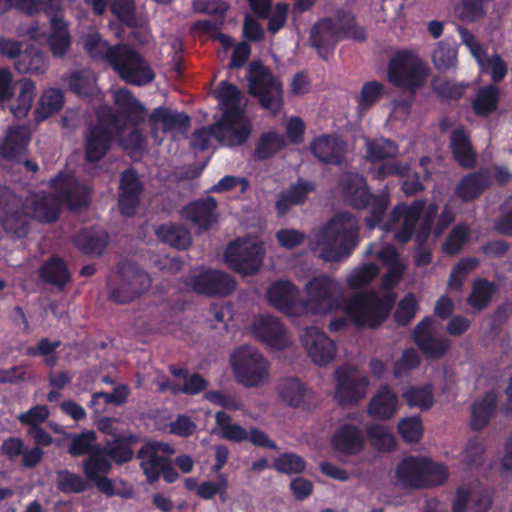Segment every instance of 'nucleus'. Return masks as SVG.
<instances>
[{
  "instance_id": "obj_40",
  "label": "nucleus",
  "mask_w": 512,
  "mask_h": 512,
  "mask_svg": "<svg viewBox=\"0 0 512 512\" xmlns=\"http://www.w3.org/2000/svg\"><path fill=\"white\" fill-rule=\"evenodd\" d=\"M497 407V394L495 392H487L480 400L473 403L471 408L470 428L473 431H481L484 429Z\"/></svg>"
},
{
  "instance_id": "obj_58",
  "label": "nucleus",
  "mask_w": 512,
  "mask_h": 512,
  "mask_svg": "<svg viewBox=\"0 0 512 512\" xmlns=\"http://www.w3.org/2000/svg\"><path fill=\"white\" fill-rule=\"evenodd\" d=\"M214 96L224 107V111L241 112L239 109L241 92L236 85L228 81H221Z\"/></svg>"
},
{
  "instance_id": "obj_42",
  "label": "nucleus",
  "mask_w": 512,
  "mask_h": 512,
  "mask_svg": "<svg viewBox=\"0 0 512 512\" xmlns=\"http://www.w3.org/2000/svg\"><path fill=\"white\" fill-rule=\"evenodd\" d=\"M152 123H160L164 132L186 131L190 127V117L185 112H177L169 107L159 106L150 115Z\"/></svg>"
},
{
  "instance_id": "obj_63",
  "label": "nucleus",
  "mask_w": 512,
  "mask_h": 512,
  "mask_svg": "<svg viewBox=\"0 0 512 512\" xmlns=\"http://www.w3.org/2000/svg\"><path fill=\"white\" fill-rule=\"evenodd\" d=\"M33 213L37 220L49 224L59 218L60 209L54 198L43 196L34 202Z\"/></svg>"
},
{
  "instance_id": "obj_46",
  "label": "nucleus",
  "mask_w": 512,
  "mask_h": 512,
  "mask_svg": "<svg viewBox=\"0 0 512 512\" xmlns=\"http://www.w3.org/2000/svg\"><path fill=\"white\" fill-rule=\"evenodd\" d=\"M36 85L31 79L24 78L20 81V88L15 99L12 98L9 105L10 112L17 119L25 118L35 98Z\"/></svg>"
},
{
  "instance_id": "obj_56",
  "label": "nucleus",
  "mask_w": 512,
  "mask_h": 512,
  "mask_svg": "<svg viewBox=\"0 0 512 512\" xmlns=\"http://www.w3.org/2000/svg\"><path fill=\"white\" fill-rule=\"evenodd\" d=\"M68 88L79 96H92L94 94L95 81L90 72L85 70H76L64 77Z\"/></svg>"
},
{
  "instance_id": "obj_52",
  "label": "nucleus",
  "mask_w": 512,
  "mask_h": 512,
  "mask_svg": "<svg viewBox=\"0 0 512 512\" xmlns=\"http://www.w3.org/2000/svg\"><path fill=\"white\" fill-rule=\"evenodd\" d=\"M15 68L20 73L44 74L47 69L46 57L36 49L23 51L20 59L15 61Z\"/></svg>"
},
{
  "instance_id": "obj_20",
  "label": "nucleus",
  "mask_w": 512,
  "mask_h": 512,
  "mask_svg": "<svg viewBox=\"0 0 512 512\" xmlns=\"http://www.w3.org/2000/svg\"><path fill=\"white\" fill-rule=\"evenodd\" d=\"M217 205V200L212 196L199 198L186 204L181 216L200 231H208L218 222Z\"/></svg>"
},
{
  "instance_id": "obj_11",
  "label": "nucleus",
  "mask_w": 512,
  "mask_h": 512,
  "mask_svg": "<svg viewBox=\"0 0 512 512\" xmlns=\"http://www.w3.org/2000/svg\"><path fill=\"white\" fill-rule=\"evenodd\" d=\"M262 247L250 242H232L225 252V261L230 269L242 275H254L263 263Z\"/></svg>"
},
{
  "instance_id": "obj_10",
  "label": "nucleus",
  "mask_w": 512,
  "mask_h": 512,
  "mask_svg": "<svg viewBox=\"0 0 512 512\" xmlns=\"http://www.w3.org/2000/svg\"><path fill=\"white\" fill-rule=\"evenodd\" d=\"M50 188L70 211H81L90 203L91 195L87 186L65 171H60L50 180Z\"/></svg>"
},
{
  "instance_id": "obj_27",
  "label": "nucleus",
  "mask_w": 512,
  "mask_h": 512,
  "mask_svg": "<svg viewBox=\"0 0 512 512\" xmlns=\"http://www.w3.org/2000/svg\"><path fill=\"white\" fill-rule=\"evenodd\" d=\"M365 444L362 430L354 424L341 425L331 439L333 450L346 456L359 455L364 450Z\"/></svg>"
},
{
  "instance_id": "obj_35",
  "label": "nucleus",
  "mask_w": 512,
  "mask_h": 512,
  "mask_svg": "<svg viewBox=\"0 0 512 512\" xmlns=\"http://www.w3.org/2000/svg\"><path fill=\"white\" fill-rule=\"evenodd\" d=\"M73 243L85 255H101L108 245V234L102 228H84L74 236Z\"/></svg>"
},
{
  "instance_id": "obj_28",
  "label": "nucleus",
  "mask_w": 512,
  "mask_h": 512,
  "mask_svg": "<svg viewBox=\"0 0 512 512\" xmlns=\"http://www.w3.org/2000/svg\"><path fill=\"white\" fill-rule=\"evenodd\" d=\"M449 150L454 161L464 169H472L477 164V152L463 125L455 128L449 137Z\"/></svg>"
},
{
  "instance_id": "obj_53",
  "label": "nucleus",
  "mask_w": 512,
  "mask_h": 512,
  "mask_svg": "<svg viewBox=\"0 0 512 512\" xmlns=\"http://www.w3.org/2000/svg\"><path fill=\"white\" fill-rule=\"evenodd\" d=\"M366 433L371 446L377 451L391 452L397 446L395 437L390 430L383 425L371 424L367 426Z\"/></svg>"
},
{
  "instance_id": "obj_13",
  "label": "nucleus",
  "mask_w": 512,
  "mask_h": 512,
  "mask_svg": "<svg viewBox=\"0 0 512 512\" xmlns=\"http://www.w3.org/2000/svg\"><path fill=\"white\" fill-rule=\"evenodd\" d=\"M251 133V126L241 112L224 111L212 124V134L220 143L232 147L244 144Z\"/></svg>"
},
{
  "instance_id": "obj_49",
  "label": "nucleus",
  "mask_w": 512,
  "mask_h": 512,
  "mask_svg": "<svg viewBox=\"0 0 512 512\" xmlns=\"http://www.w3.org/2000/svg\"><path fill=\"white\" fill-rule=\"evenodd\" d=\"M215 423L220 430V437L235 443H241L248 439V431L241 425L232 423V417L224 412L215 413Z\"/></svg>"
},
{
  "instance_id": "obj_21",
  "label": "nucleus",
  "mask_w": 512,
  "mask_h": 512,
  "mask_svg": "<svg viewBox=\"0 0 512 512\" xmlns=\"http://www.w3.org/2000/svg\"><path fill=\"white\" fill-rule=\"evenodd\" d=\"M104 118L99 117V124L88 128L85 135V159L94 163L102 160L110 150L113 141V132L103 124Z\"/></svg>"
},
{
  "instance_id": "obj_2",
  "label": "nucleus",
  "mask_w": 512,
  "mask_h": 512,
  "mask_svg": "<svg viewBox=\"0 0 512 512\" xmlns=\"http://www.w3.org/2000/svg\"><path fill=\"white\" fill-rule=\"evenodd\" d=\"M338 187L345 202L354 209L371 208L370 215L365 218L369 229H374L383 220L390 204L388 192L373 194L366 178L357 172H344L338 181Z\"/></svg>"
},
{
  "instance_id": "obj_5",
  "label": "nucleus",
  "mask_w": 512,
  "mask_h": 512,
  "mask_svg": "<svg viewBox=\"0 0 512 512\" xmlns=\"http://www.w3.org/2000/svg\"><path fill=\"white\" fill-rule=\"evenodd\" d=\"M231 366L237 382L245 387H257L269 376L268 360L253 346L242 345L234 349Z\"/></svg>"
},
{
  "instance_id": "obj_62",
  "label": "nucleus",
  "mask_w": 512,
  "mask_h": 512,
  "mask_svg": "<svg viewBox=\"0 0 512 512\" xmlns=\"http://www.w3.org/2000/svg\"><path fill=\"white\" fill-rule=\"evenodd\" d=\"M306 465L305 460L298 454L285 452L274 460L273 468L279 473L292 475L303 473Z\"/></svg>"
},
{
  "instance_id": "obj_14",
  "label": "nucleus",
  "mask_w": 512,
  "mask_h": 512,
  "mask_svg": "<svg viewBox=\"0 0 512 512\" xmlns=\"http://www.w3.org/2000/svg\"><path fill=\"white\" fill-rule=\"evenodd\" d=\"M189 284L196 293L209 297H226L236 288L234 278L217 269L201 271L191 277Z\"/></svg>"
},
{
  "instance_id": "obj_31",
  "label": "nucleus",
  "mask_w": 512,
  "mask_h": 512,
  "mask_svg": "<svg viewBox=\"0 0 512 512\" xmlns=\"http://www.w3.org/2000/svg\"><path fill=\"white\" fill-rule=\"evenodd\" d=\"M398 408V396L388 384H382L367 405L368 415L380 421L391 419Z\"/></svg>"
},
{
  "instance_id": "obj_4",
  "label": "nucleus",
  "mask_w": 512,
  "mask_h": 512,
  "mask_svg": "<svg viewBox=\"0 0 512 512\" xmlns=\"http://www.w3.org/2000/svg\"><path fill=\"white\" fill-rule=\"evenodd\" d=\"M427 66L412 52L398 51L388 63L387 79L395 87L415 93L428 76Z\"/></svg>"
},
{
  "instance_id": "obj_29",
  "label": "nucleus",
  "mask_w": 512,
  "mask_h": 512,
  "mask_svg": "<svg viewBox=\"0 0 512 512\" xmlns=\"http://www.w3.org/2000/svg\"><path fill=\"white\" fill-rule=\"evenodd\" d=\"M310 41L320 58L327 61L329 55L334 52L336 45L341 41L330 17L322 18L313 25Z\"/></svg>"
},
{
  "instance_id": "obj_18",
  "label": "nucleus",
  "mask_w": 512,
  "mask_h": 512,
  "mask_svg": "<svg viewBox=\"0 0 512 512\" xmlns=\"http://www.w3.org/2000/svg\"><path fill=\"white\" fill-rule=\"evenodd\" d=\"M301 343L311 360L318 366H327L335 358V342L315 327L305 330L301 335Z\"/></svg>"
},
{
  "instance_id": "obj_37",
  "label": "nucleus",
  "mask_w": 512,
  "mask_h": 512,
  "mask_svg": "<svg viewBox=\"0 0 512 512\" xmlns=\"http://www.w3.org/2000/svg\"><path fill=\"white\" fill-rule=\"evenodd\" d=\"M40 280L58 289H63L71 280L66 262L59 256H51L39 268Z\"/></svg>"
},
{
  "instance_id": "obj_3",
  "label": "nucleus",
  "mask_w": 512,
  "mask_h": 512,
  "mask_svg": "<svg viewBox=\"0 0 512 512\" xmlns=\"http://www.w3.org/2000/svg\"><path fill=\"white\" fill-rule=\"evenodd\" d=\"M152 280L148 272L136 263H125L108 280V299L116 304H127L151 286Z\"/></svg>"
},
{
  "instance_id": "obj_8",
  "label": "nucleus",
  "mask_w": 512,
  "mask_h": 512,
  "mask_svg": "<svg viewBox=\"0 0 512 512\" xmlns=\"http://www.w3.org/2000/svg\"><path fill=\"white\" fill-rule=\"evenodd\" d=\"M109 65L123 81L131 85L144 86L155 78L149 63L127 44L120 43L119 50Z\"/></svg>"
},
{
  "instance_id": "obj_16",
  "label": "nucleus",
  "mask_w": 512,
  "mask_h": 512,
  "mask_svg": "<svg viewBox=\"0 0 512 512\" xmlns=\"http://www.w3.org/2000/svg\"><path fill=\"white\" fill-rule=\"evenodd\" d=\"M425 206L426 201L424 199H416L409 205L401 203L392 209L390 222L403 220L401 227L394 235L395 241L406 244L412 239Z\"/></svg>"
},
{
  "instance_id": "obj_38",
  "label": "nucleus",
  "mask_w": 512,
  "mask_h": 512,
  "mask_svg": "<svg viewBox=\"0 0 512 512\" xmlns=\"http://www.w3.org/2000/svg\"><path fill=\"white\" fill-rule=\"evenodd\" d=\"M425 458L408 456L404 458L396 468V475L399 481L406 487L422 489L425 488L423 479Z\"/></svg>"
},
{
  "instance_id": "obj_24",
  "label": "nucleus",
  "mask_w": 512,
  "mask_h": 512,
  "mask_svg": "<svg viewBox=\"0 0 512 512\" xmlns=\"http://www.w3.org/2000/svg\"><path fill=\"white\" fill-rule=\"evenodd\" d=\"M30 132L26 126H11L0 142V159L21 163L30 142Z\"/></svg>"
},
{
  "instance_id": "obj_48",
  "label": "nucleus",
  "mask_w": 512,
  "mask_h": 512,
  "mask_svg": "<svg viewBox=\"0 0 512 512\" xmlns=\"http://www.w3.org/2000/svg\"><path fill=\"white\" fill-rule=\"evenodd\" d=\"M366 152L367 160L371 163H376L395 158L399 153V149L392 140L380 137L366 140Z\"/></svg>"
},
{
  "instance_id": "obj_64",
  "label": "nucleus",
  "mask_w": 512,
  "mask_h": 512,
  "mask_svg": "<svg viewBox=\"0 0 512 512\" xmlns=\"http://www.w3.org/2000/svg\"><path fill=\"white\" fill-rule=\"evenodd\" d=\"M57 488L64 494L82 493L88 489V484L81 475L60 470L57 472Z\"/></svg>"
},
{
  "instance_id": "obj_54",
  "label": "nucleus",
  "mask_w": 512,
  "mask_h": 512,
  "mask_svg": "<svg viewBox=\"0 0 512 512\" xmlns=\"http://www.w3.org/2000/svg\"><path fill=\"white\" fill-rule=\"evenodd\" d=\"M403 398L409 407L427 411L434 404L433 387L431 384H424L421 387L412 386L403 393Z\"/></svg>"
},
{
  "instance_id": "obj_6",
  "label": "nucleus",
  "mask_w": 512,
  "mask_h": 512,
  "mask_svg": "<svg viewBox=\"0 0 512 512\" xmlns=\"http://www.w3.org/2000/svg\"><path fill=\"white\" fill-rule=\"evenodd\" d=\"M336 287V282L327 275L310 279L305 286L307 298L302 301V310L320 316L340 310L343 295L335 293Z\"/></svg>"
},
{
  "instance_id": "obj_9",
  "label": "nucleus",
  "mask_w": 512,
  "mask_h": 512,
  "mask_svg": "<svg viewBox=\"0 0 512 512\" xmlns=\"http://www.w3.org/2000/svg\"><path fill=\"white\" fill-rule=\"evenodd\" d=\"M0 224L14 238H25L29 233V217L21 198L5 185H0Z\"/></svg>"
},
{
  "instance_id": "obj_41",
  "label": "nucleus",
  "mask_w": 512,
  "mask_h": 512,
  "mask_svg": "<svg viewBox=\"0 0 512 512\" xmlns=\"http://www.w3.org/2000/svg\"><path fill=\"white\" fill-rule=\"evenodd\" d=\"M82 42L84 50L94 61L106 62L107 64L111 63L114 54L117 53L120 47V43L113 46L109 45L98 32L84 35Z\"/></svg>"
},
{
  "instance_id": "obj_32",
  "label": "nucleus",
  "mask_w": 512,
  "mask_h": 512,
  "mask_svg": "<svg viewBox=\"0 0 512 512\" xmlns=\"http://www.w3.org/2000/svg\"><path fill=\"white\" fill-rule=\"evenodd\" d=\"M253 336L275 350H284L291 344V338L282 322H252Z\"/></svg>"
},
{
  "instance_id": "obj_45",
  "label": "nucleus",
  "mask_w": 512,
  "mask_h": 512,
  "mask_svg": "<svg viewBox=\"0 0 512 512\" xmlns=\"http://www.w3.org/2000/svg\"><path fill=\"white\" fill-rule=\"evenodd\" d=\"M64 105V94L60 89H46L34 110V119L37 123L42 122L62 109Z\"/></svg>"
},
{
  "instance_id": "obj_34",
  "label": "nucleus",
  "mask_w": 512,
  "mask_h": 512,
  "mask_svg": "<svg viewBox=\"0 0 512 512\" xmlns=\"http://www.w3.org/2000/svg\"><path fill=\"white\" fill-rule=\"evenodd\" d=\"M140 441V437L136 434H119L102 448L109 458L116 464L122 465L133 459V447Z\"/></svg>"
},
{
  "instance_id": "obj_55",
  "label": "nucleus",
  "mask_w": 512,
  "mask_h": 512,
  "mask_svg": "<svg viewBox=\"0 0 512 512\" xmlns=\"http://www.w3.org/2000/svg\"><path fill=\"white\" fill-rule=\"evenodd\" d=\"M431 87L440 98L458 101L465 94L468 84L455 82L451 79L434 77L431 81Z\"/></svg>"
},
{
  "instance_id": "obj_1",
  "label": "nucleus",
  "mask_w": 512,
  "mask_h": 512,
  "mask_svg": "<svg viewBox=\"0 0 512 512\" xmlns=\"http://www.w3.org/2000/svg\"><path fill=\"white\" fill-rule=\"evenodd\" d=\"M358 219L349 212L337 213L315 234L316 243L323 248L322 257L338 261L349 257L360 241Z\"/></svg>"
},
{
  "instance_id": "obj_33",
  "label": "nucleus",
  "mask_w": 512,
  "mask_h": 512,
  "mask_svg": "<svg viewBox=\"0 0 512 512\" xmlns=\"http://www.w3.org/2000/svg\"><path fill=\"white\" fill-rule=\"evenodd\" d=\"M277 393L282 402L293 408L305 407L312 400V391L296 377L283 379L277 386Z\"/></svg>"
},
{
  "instance_id": "obj_44",
  "label": "nucleus",
  "mask_w": 512,
  "mask_h": 512,
  "mask_svg": "<svg viewBox=\"0 0 512 512\" xmlns=\"http://www.w3.org/2000/svg\"><path fill=\"white\" fill-rule=\"evenodd\" d=\"M50 35L47 39L51 53L55 57H62L71 46V37L68 24L63 17H53L50 21Z\"/></svg>"
},
{
  "instance_id": "obj_25",
  "label": "nucleus",
  "mask_w": 512,
  "mask_h": 512,
  "mask_svg": "<svg viewBox=\"0 0 512 512\" xmlns=\"http://www.w3.org/2000/svg\"><path fill=\"white\" fill-rule=\"evenodd\" d=\"M298 289L290 281H278L267 290L268 301L287 316H293L302 310V301L298 300Z\"/></svg>"
},
{
  "instance_id": "obj_43",
  "label": "nucleus",
  "mask_w": 512,
  "mask_h": 512,
  "mask_svg": "<svg viewBox=\"0 0 512 512\" xmlns=\"http://www.w3.org/2000/svg\"><path fill=\"white\" fill-rule=\"evenodd\" d=\"M287 146L286 137L277 131L263 132L258 138L253 157L258 161H265L274 157Z\"/></svg>"
},
{
  "instance_id": "obj_36",
  "label": "nucleus",
  "mask_w": 512,
  "mask_h": 512,
  "mask_svg": "<svg viewBox=\"0 0 512 512\" xmlns=\"http://www.w3.org/2000/svg\"><path fill=\"white\" fill-rule=\"evenodd\" d=\"M159 446L160 443L157 442L147 443L137 452V458L141 460V468L150 484L159 480L164 463L168 459L158 454Z\"/></svg>"
},
{
  "instance_id": "obj_50",
  "label": "nucleus",
  "mask_w": 512,
  "mask_h": 512,
  "mask_svg": "<svg viewBox=\"0 0 512 512\" xmlns=\"http://www.w3.org/2000/svg\"><path fill=\"white\" fill-rule=\"evenodd\" d=\"M499 102V89L494 85L480 88L472 102V108L478 116H489L493 113Z\"/></svg>"
},
{
  "instance_id": "obj_57",
  "label": "nucleus",
  "mask_w": 512,
  "mask_h": 512,
  "mask_svg": "<svg viewBox=\"0 0 512 512\" xmlns=\"http://www.w3.org/2000/svg\"><path fill=\"white\" fill-rule=\"evenodd\" d=\"M109 6L111 12L121 24L128 28H137L139 26L134 0H110Z\"/></svg>"
},
{
  "instance_id": "obj_60",
  "label": "nucleus",
  "mask_w": 512,
  "mask_h": 512,
  "mask_svg": "<svg viewBox=\"0 0 512 512\" xmlns=\"http://www.w3.org/2000/svg\"><path fill=\"white\" fill-rule=\"evenodd\" d=\"M435 67L440 71L455 68L457 64V49L455 45L441 41L432 53Z\"/></svg>"
},
{
  "instance_id": "obj_22",
  "label": "nucleus",
  "mask_w": 512,
  "mask_h": 512,
  "mask_svg": "<svg viewBox=\"0 0 512 512\" xmlns=\"http://www.w3.org/2000/svg\"><path fill=\"white\" fill-rule=\"evenodd\" d=\"M381 301L374 291H364L353 295L348 300L343 297L342 310L346 318H335L334 320H371L367 318L371 313L379 309ZM387 316L373 318L372 320H386Z\"/></svg>"
},
{
  "instance_id": "obj_39",
  "label": "nucleus",
  "mask_w": 512,
  "mask_h": 512,
  "mask_svg": "<svg viewBox=\"0 0 512 512\" xmlns=\"http://www.w3.org/2000/svg\"><path fill=\"white\" fill-rule=\"evenodd\" d=\"M157 238L177 250H185L192 244V236L184 225L164 223L155 229Z\"/></svg>"
},
{
  "instance_id": "obj_12",
  "label": "nucleus",
  "mask_w": 512,
  "mask_h": 512,
  "mask_svg": "<svg viewBox=\"0 0 512 512\" xmlns=\"http://www.w3.org/2000/svg\"><path fill=\"white\" fill-rule=\"evenodd\" d=\"M335 377V399L340 405H354L365 397L369 379L360 375L355 367H340L336 370Z\"/></svg>"
},
{
  "instance_id": "obj_47",
  "label": "nucleus",
  "mask_w": 512,
  "mask_h": 512,
  "mask_svg": "<svg viewBox=\"0 0 512 512\" xmlns=\"http://www.w3.org/2000/svg\"><path fill=\"white\" fill-rule=\"evenodd\" d=\"M82 467L87 480H92L108 474L112 469V463L102 448L94 446L83 461Z\"/></svg>"
},
{
  "instance_id": "obj_59",
  "label": "nucleus",
  "mask_w": 512,
  "mask_h": 512,
  "mask_svg": "<svg viewBox=\"0 0 512 512\" xmlns=\"http://www.w3.org/2000/svg\"><path fill=\"white\" fill-rule=\"evenodd\" d=\"M384 96V85L376 80L365 82L357 97L360 112L371 109Z\"/></svg>"
},
{
  "instance_id": "obj_51",
  "label": "nucleus",
  "mask_w": 512,
  "mask_h": 512,
  "mask_svg": "<svg viewBox=\"0 0 512 512\" xmlns=\"http://www.w3.org/2000/svg\"><path fill=\"white\" fill-rule=\"evenodd\" d=\"M497 290L496 284L487 279H477L468 297V304L477 310L486 308Z\"/></svg>"
},
{
  "instance_id": "obj_7",
  "label": "nucleus",
  "mask_w": 512,
  "mask_h": 512,
  "mask_svg": "<svg viewBox=\"0 0 512 512\" xmlns=\"http://www.w3.org/2000/svg\"><path fill=\"white\" fill-rule=\"evenodd\" d=\"M249 92L259 99L260 105L273 112L282 106V84L261 62L253 61L248 67Z\"/></svg>"
},
{
  "instance_id": "obj_17",
  "label": "nucleus",
  "mask_w": 512,
  "mask_h": 512,
  "mask_svg": "<svg viewBox=\"0 0 512 512\" xmlns=\"http://www.w3.org/2000/svg\"><path fill=\"white\" fill-rule=\"evenodd\" d=\"M432 322H418L412 338L423 356L428 360H438L450 350L451 343L446 337L432 331Z\"/></svg>"
},
{
  "instance_id": "obj_19",
  "label": "nucleus",
  "mask_w": 512,
  "mask_h": 512,
  "mask_svg": "<svg viewBox=\"0 0 512 512\" xmlns=\"http://www.w3.org/2000/svg\"><path fill=\"white\" fill-rule=\"evenodd\" d=\"M310 151L320 162L340 166L346 162L347 142L337 135L322 134L312 140Z\"/></svg>"
},
{
  "instance_id": "obj_15",
  "label": "nucleus",
  "mask_w": 512,
  "mask_h": 512,
  "mask_svg": "<svg viewBox=\"0 0 512 512\" xmlns=\"http://www.w3.org/2000/svg\"><path fill=\"white\" fill-rule=\"evenodd\" d=\"M144 186L140 181L135 168L125 169L119 179L117 206L119 213L126 218H131L136 214L137 208L141 202V195Z\"/></svg>"
},
{
  "instance_id": "obj_23",
  "label": "nucleus",
  "mask_w": 512,
  "mask_h": 512,
  "mask_svg": "<svg viewBox=\"0 0 512 512\" xmlns=\"http://www.w3.org/2000/svg\"><path fill=\"white\" fill-rule=\"evenodd\" d=\"M492 186L490 168H480L464 175L455 187V195L463 202H472Z\"/></svg>"
},
{
  "instance_id": "obj_30",
  "label": "nucleus",
  "mask_w": 512,
  "mask_h": 512,
  "mask_svg": "<svg viewBox=\"0 0 512 512\" xmlns=\"http://www.w3.org/2000/svg\"><path fill=\"white\" fill-rule=\"evenodd\" d=\"M316 190V184L310 180L298 179L288 189L281 191L275 202L278 217L285 216L292 206L303 205L309 194Z\"/></svg>"
},
{
  "instance_id": "obj_61",
  "label": "nucleus",
  "mask_w": 512,
  "mask_h": 512,
  "mask_svg": "<svg viewBox=\"0 0 512 512\" xmlns=\"http://www.w3.org/2000/svg\"><path fill=\"white\" fill-rule=\"evenodd\" d=\"M115 104L126 116L140 120V115L145 111L142 103L127 89H120L115 94Z\"/></svg>"
},
{
  "instance_id": "obj_26",
  "label": "nucleus",
  "mask_w": 512,
  "mask_h": 512,
  "mask_svg": "<svg viewBox=\"0 0 512 512\" xmlns=\"http://www.w3.org/2000/svg\"><path fill=\"white\" fill-rule=\"evenodd\" d=\"M330 19L341 41L350 40L356 43H364L368 39L367 28L359 23L357 16L351 9L346 7L336 9Z\"/></svg>"
}]
</instances>
